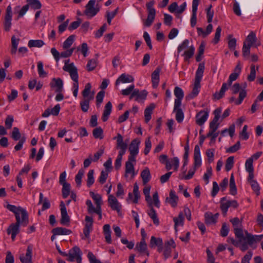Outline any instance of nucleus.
Returning <instances> with one entry per match:
<instances>
[{
	"label": "nucleus",
	"mask_w": 263,
	"mask_h": 263,
	"mask_svg": "<svg viewBox=\"0 0 263 263\" xmlns=\"http://www.w3.org/2000/svg\"><path fill=\"white\" fill-rule=\"evenodd\" d=\"M204 70V64L200 63L196 72L195 79L193 90L190 93L186 96V99L187 100L192 99L197 96L198 95L200 88V82L203 77Z\"/></svg>",
	"instance_id": "f257e3e1"
},
{
	"label": "nucleus",
	"mask_w": 263,
	"mask_h": 263,
	"mask_svg": "<svg viewBox=\"0 0 263 263\" xmlns=\"http://www.w3.org/2000/svg\"><path fill=\"white\" fill-rule=\"evenodd\" d=\"M69 60H67L64 61V66L63 67V70L65 71L68 72L71 78L74 81L73 84V89H79V83H78V73L77 68L74 66L73 63H69Z\"/></svg>",
	"instance_id": "f03ea898"
},
{
	"label": "nucleus",
	"mask_w": 263,
	"mask_h": 263,
	"mask_svg": "<svg viewBox=\"0 0 263 263\" xmlns=\"http://www.w3.org/2000/svg\"><path fill=\"white\" fill-rule=\"evenodd\" d=\"M29 223V218L21 219L17 218L15 223H11L7 230V232L8 235H11V238L12 240H14L16 236L20 232V227L21 226L26 227Z\"/></svg>",
	"instance_id": "7ed1b4c3"
},
{
	"label": "nucleus",
	"mask_w": 263,
	"mask_h": 263,
	"mask_svg": "<svg viewBox=\"0 0 263 263\" xmlns=\"http://www.w3.org/2000/svg\"><path fill=\"white\" fill-rule=\"evenodd\" d=\"M222 108L218 107L215 109L213 111L214 117L212 121L210 123V130L207 134L206 137H210V136L213 134V133H216V131L218 129L219 124L217 123L218 121L220 118V114L221 113Z\"/></svg>",
	"instance_id": "20e7f679"
},
{
	"label": "nucleus",
	"mask_w": 263,
	"mask_h": 263,
	"mask_svg": "<svg viewBox=\"0 0 263 263\" xmlns=\"http://www.w3.org/2000/svg\"><path fill=\"white\" fill-rule=\"evenodd\" d=\"M155 1L152 0L146 4L147 10V17L144 22V25L146 27H149L153 23L155 16L156 10L154 8Z\"/></svg>",
	"instance_id": "39448f33"
},
{
	"label": "nucleus",
	"mask_w": 263,
	"mask_h": 263,
	"mask_svg": "<svg viewBox=\"0 0 263 263\" xmlns=\"http://www.w3.org/2000/svg\"><path fill=\"white\" fill-rule=\"evenodd\" d=\"M6 208L13 212L15 214V219L17 218L21 219H27L28 218V215L25 209L22 208L21 206H16L14 205L8 204L6 205Z\"/></svg>",
	"instance_id": "423d86ee"
},
{
	"label": "nucleus",
	"mask_w": 263,
	"mask_h": 263,
	"mask_svg": "<svg viewBox=\"0 0 263 263\" xmlns=\"http://www.w3.org/2000/svg\"><path fill=\"white\" fill-rule=\"evenodd\" d=\"M95 4L96 0H90L85 6L84 13L88 18H91L95 16L100 10L99 7H95Z\"/></svg>",
	"instance_id": "0eeeda50"
},
{
	"label": "nucleus",
	"mask_w": 263,
	"mask_h": 263,
	"mask_svg": "<svg viewBox=\"0 0 263 263\" xmlns=\"http://www.w3.org/2000/svg\"><path fill=\"white\" fill-rule=\"evenodd\" d=\"M81 255L82 252L80 249L77 246H74L69 251L68 253H67V256L68 257L67 260L72 262L76 259L78 263H81L82 261Z\"/></svg>",
	"instance_id": "6e6552de"
},
{
	"label": "nucleus",
	"mask_w": 263,
	"mask_h": 263,
	"mask_svg": "<svg viewBox=\"0 0 263 263\" xmlns=\"http://www.w3.org/2000/svg\"><path fill=\"white\" fill-rule=\"evenodd\" d=\"M114 139L117 140L116 148L120 149L117 157L122 158L127 148V143L123 141V138L120 134H118Z\"/></svg>",
	"instance_id": "1a4fd4ad"
},
{
	"label": "nucleus",
	"mask_w": 263,
	"mask_h": 263,
	"mask_svg": "<svg viewBox=\"0 0 263 263\" xmlns=\"http://www.w3.org/2000/svg\"><path fill=\"white\" fill-rule=\"evenodd\" d=\"M140 143V141L138 139H135L131 142L129 146V151L130 154L128 158L130 160L136 159V157L139 153V147Z\"/></svg>",
	"instance_id": "9d476101"
},
{
	"label": "nucleus",
	"mask_w": 263,
	"mask_h": 263,
	"mask_svg": "<svg viewBox=\"0 0 263 263\" xmlns=\"http://www.w3.org/2000/svg\"><path fill=\"white\" fill-rule=\"evenodd\" d=\"M108 202L112 210L116 211L119 215H121V205L114 195H108Z\"/></svg>",
	"instance_id": "9b49d317"
},
{
	"label": "nucleus",
	"mask_w": 263,
	"mask_h": 263,
	"mask_svg": "<svg viewBox=\"0 0 263 263\" xmlns=\"http://www.w3.org/2000/svg\"><path fill=\"white\" fill-rule=\"evenodd\" d=\"M257 39L255 33L253 31H251L243 42H246L247 45L252 47L254 46L257 47L260 45V43L259 42H257Z\"/></svg>",
	"instance_id": "f8f14e48"
},
{
	"label": "nucleus",
	"mask_w": 263,
	"mask_h": 263,
	"mask_svg": "<svg viewBox=\"0 0 263 263\" xmlns=\"http://www.w3.org/2000/svg\"><path fill=\"white\" fill-rule=\"evenodd\" d=\"M209 116V112L205 110H201L196 116V123L199 126H202L207 120Z\"/></svg>",
	"instance_id": "ddd939ff"
},
{
	"label": "nucleus",
	"mask_w": 263,
	"mask_h": 263,
	"mask_svg": "<svg viewBox=\"0 0 263 263\" xmlns=\"http://www.w3.org/2000/svg\"><path fill=\"white\" fill-rule=\"evenodd\" d=\"M50 86L51 88H55L56 92H61L63 89V82L61 78H53Z\"/></svg>",
	"instance_id": "4468645a"
},
{
	"label": "nucleus",
	"mask_w": 263,
	"mask_h": 263,
	"mask_svg": "<svg viewBox=\"0 0 263 263\" xmlns=\"http://www.w3.org/2000/svg\"><path fill=\"white\" fill-rule=\"evenodd\" d=\"M200 0H193L192 2V15L191 18V25L194 27L197 22V11Z\"/></svg>",
	"instance_id": "2eb2a0df"
},
{
	"label": "nucleus",
	"mask_w": 263,
	"mask_h": 263,
	"mask_svg": "<svg viewBox=\"0 0 263 263\" xmlns=\"http://www.w3.org/2000/svg\"><path fill=\"white\" fill-rule=\"evenodd\" d=\"M32 246L31 245L28 246L25 256L24 254H22L20 256V259L22 263H32Z\"/></svg>",
	"instance_id": "dca6fc26"
},
{
	"label": "nucleus",
	"mask_w": 263,
	"mask_h": 263,
	"mask_svg": "<svg viewBox=\"0 0 263 263\" xmlns=\"http://www.w3.org/2000/svg\"><path fill=\"white\" fill-rule=\"evenodd\" d=\"M136 162V159H134V160H130L129 158H128L127 161L125 163V176L127 177V174H132V177L135 176L134 172V163Z\"/></svg>",
	"instance_id": "f3484780"
},
{
	"label": "nucleus",
	"mask_w": 263,
	"mask_h": 263,
	"mask_svg": "<svg viewBox=\"0 0 263 263\" xmlns=\"http://www.w3.org/2000/svg\"><path fill=\"white\" fill-rule=\"evenodd\" d=\"M245 234L246 235L248 246L252 245L256 241H260L263 237V235H253L248 233V231H245Z\"/></svg>",
	"instance_id": "a211bd4d"
},
{
	"label": "nucleus",
	"mask_w": 263,
	"mask_h": 263,
	"mask_svg": "<svg viewBox=\"0 0 263 263\" xmlns=\"http://www.w3.org/2000/svg\"><path fill=\"white\" fill-rule=\"evenodd\" d=\"M178 201V197L176 195L175 192L171 190L170 192L169 197L165 199L166 202L168 203L171 205L175 208L177 206Z\"/></svg>",
	"instance_id": "6ab92c4d"
},
{
	"label": "nucleus",
	"mask_w": 263,
	"mask_h": 263,
	"mask_svg": "<svg viewBox=\"0 0 263 263\" xmlns=\"http://www.w3.org/2000/svg\"><path fill=\"white\" fill-rule=\"evenodd\" d=\"M134 81V78L129 74L122 73L116 80V85H118L120 83H126L133 82Z\"/></svg>",
	"instance_id": "aec40b11"
},
{
	"label": "nucleus",
	"mask_w": 263,
	"mask_h": 263,
	"mask_svg": "<svg viewBox=\"0 0 263 263\" xmlns=\"http://www.w3.org/2000/svg\"><path fill=\"white\" fill-rule=\"evenodd\" d=\"M194 168L200 166L201 160L200 152V147L198 145H195L194 152Z\"/></svg>",
	"instance_id": "412c9836"
},
{
	"label": "nucleus",
	"mask_w": 263,
	"mask_h": 263,
	"mask_svg": "<svg viewBox=\"0 0 263 263\" xmlns=\"http://www.w3.org/2000/svg\"><path fill=\"white\" fill-rule=\"evenodd\" d=\"M94 92H92V94L90 96L89 98L83 99L81 101L80 104L81 108L83 112H87L89 108V103L93 99Z\"/></svg>",
	"instance_id": "4be33fe9"
},
{
	"label": "nucleus",
	"mask_w": 263,
	"mask_h": 263,
	"mask_svg": "<svg viewBox=\"0 0 263 263\" xmlns=\"http://www.w3.org/2000/svg\"><path fill=\"white\" fill-rule=\"evenodd\" d=\"M227 241L235 246L239 247L242 251H246L249 248L248 243L247 242L241 243V240L236 241L233 238H228Z\"/></svg>",
	"instance_id": "5701e85b"
},
{
	"label": "nucleus",
	"mask_w": 263,
	"mask_h": 263,
	"mask_svg": "<svg viewBox=\"0 0 263 263\" xmlns=\"http://www.w3.org/2000/svg\"><path fill=\"white\" fill-rule=\"evenodd\" d=\"M135 249L141 253H145L147 256L149 255L148 251L147 250V244L145 240L143 239L141 240L139 242L137 243Z\"/></svg>",
	"instance_id": "b1692460"
},
{
	"label": "nucleus",
	"mask_w": 263,
	"mask_h": 263,
	"mask_svg": "<svg viewBox=\"0 0 263 263\" xmlns=\"http://www.w3.org/2000/svg\"><path fill=\"white\" fill-rule=\"evenodd\" d=\"M112 110V104L109 101L108 102L104 107L103 110V115L102 117V120L103 122H106L109 118V116Z\"/></svg>",
	"instance_id": "393cba45"
},
{
	"label": "nucleus",
	"mask_w": 263,
	"mask_h": 263,
	"mask_svg": "<svg viewBox=\"0 0 263 263\" xmlns=\"http://www.w3.org/2000/svg\"><path fill=\"white\" fill-rule=\"evenodd\" d=\"M218 216V214L216 213L213 215L211 212H206L204 214L205 222L206 224L215 223Z\"/></svg>",
	"instance_id": "a878e982"
},
{
	"label": "nucleus",
	"mask_w": 263,
	"mask_h": 263,
	"mask_svg": "<svg viewBox=\"0 0 263 263\" xmlns=\"http://www.w3.org/2000/svg\"><path fill=\"white\" fill-rule=\"evenodd\" d=\"M161 69L158 67L152 74V82L154 88H156L158 85L159 82V73Z\"/></svg>",
	"instance_id": "bb28decb"
},
{
	"label": "nucleus",
	"mask_w": 263,
	"mask_h": 263,
	"mask_svg": "<svg viewBox=\"0 0 263 263\" xmlns=\"http://www.w3.org/2000/svg\"><path fill=\"white\" fill-rule=\"evenodd\" d=\"M155 104L154 103H151L144 110V117L145 121L146 123L149 122L151 119V115L153 112V110L155 108Z\"/></svg>",
	"instance_id": "cd10ccee"
},
{
	"label": "nucleus",
	"mask_w": 263,
	"mask_h": 263,
	"mask_svg": "<svg viewBox=\"0 0 263 263\" xmlns=\"http://www.w3.org/2000/svg\"><path fill=\"white\" fill-rule=\"evenodd\" d=\"M234 231L236 237L238 239V240H241V243L247 242L246 235L245 236L243 235V230L241 228H234Z\"/></svg>",
	"instance_id": "c85d7f7f"
},
{
	"label": "nucleus",
	"mask_w": 263,
	"mask_h": 263,
	"mask_svg": "<svg viewBox=\"0 0 263 263\" xmlns=\"http://www.w3.org/2000/svg\"><path fill=\"white\" fill-rule=\"evenodd\" d=\"M71 231L62 227L55 228L52 230V233L54 235H69L71 233Z\"/></svg>",
	"instance_id": "c756f323"
},
{
	"label": "nucleus",
	"mask_w": 263,
	"mask_h": 263,
	"mask_svg": "<svg viewBox=\"0 0 263 263\" xmlns=\"http://www.w3.org/2000/svg\"><path fill=\"white\" fill-rule=\"evenodd\" d=\"M43 203L42 205V211H45L47 209H48L50 207V203L47 198H44V196L43 193H41L40 194V198L39 204H41Z\"/></svg>",
	"instance_id": "7c9ffc66"
},
{
	"label": "nucleus",
	"mask_w": 263,
	"mask_h": 263,
	"mask_svg": "<svg viewBox=\"0 0 263 263\" xmlns=\"http://www.w3.org/2000/svg\"><path fill=\"white\" fill-rule=\"evenodd\" d=\"M228 89L227 84L223 83L221 88L219 92H216L213 96L216 100H219L222 98L224 95L226 91Z\"/></svg>",
	"instance_id": "2f4dec72"
},
{
	"label": "nucleus",
	"mask_w": 263,
	"mask_h": 263,
	"mask_svg": "<svg viewBox=\"0 0 263 263\" xmlns=\"http://www.w3.org/2000/svg\"><path fill=\"white\" fill-rule=\"evenodd\" d=\"M141 177L144 184H146L151 179V173L149 169L146 167L141 173Z\"/></svg>",
	"instance_id": "473e14b6"
},
{
	"label": "nucleus",
	"mask_w": 263,
	"mask_h": 263,
	"mask_svg": "<svg viewBox=\"0 0 263 263\" xmlns=\"http://www.w3.org/2000/svg\"><path fill=\"white\" fill-rule=\"evenodd\" d=\"M61 218L60 222L62 225L68 226L70 224V217L68 216L67 211L61 212Z\"/></svg>",
	"instance_id": "72a5a7b5"
},
{
	"label": "nucleus",
	"mask_w": 263,
	"mask_h": 263,
	"mask_svg": "<svg viewBox=\"0 0 263 263\" xmlns=\"http://www.w3.org/2000/svg\"><path fill=\"white\" fill-rule=\"evenodd\" d=\"M163 245L162 239L160 238H156L155 236H152L151 238L149 247L152 248L155 246L161 247Z\"/></svg>",
	"instance_id": "f704fd0d"
},
{
	"label": "nucleus",
	"mask_w": 263,
	"mask_h": 263,
	"mask_svg": "<svg viewBox=\"0 0 263 263\" xmlns=\"http://www.w3.org/2000/svg\"><path fill=\"white\" fill-rule=\"evenodd\" d=\"M44 45V42L41 40H31L28 43V46L30 48L37 47L40 48Z\"/></svg>",
	"instance_id": "c9c22d12"
},
{
	"label": "nucleus",
	"mask_w": 263,
	"mask_h": 263,
	"mask_svg": "<svg viewBox=\"0 0 263 263\" xmlns=\"http://www.w3.org/2000/svg\"><path fill=\"white\" fill-rule=\"evenodd\" d=\"M230 192L233 195H235L237 194V188L233 174H231L230 179Z\"/></svg>",
	"instance_id": "e433bc0d"
},
{
	"label": "nucleus",
	"mask_w": 263,
	"mask_h": 263,
	"mask_svg": "<svg viewBox=\"0 0 263 263\" xmlns=\"http://www.w3.org/2000/svg\"><path fill=\"white\" fill-rule=\"evenodd\" d=\"M147 214L152 219L154 223L156 225H158L159 223V219L157 217V213L153 206L151 207L150 210L147 212Z\"/></svg>",
	"instance_id": "4c0bfd02"
},
{
	"label": "nucleus",
	"mask_w": 263,
	"mask_h": 263,
	"mask_svg": "<svg viewBox=\"0 0 263 263\" xmlns=\"http://www.w3.org/2000/svg\"><path fill=\"white\" fill-rule=\"evenodd\" d=\"M136 94L135 100L139 102L146 99L147 92L145 90L140 91L139 89H136Z\"/></svg>",
	"instance_id": "58836bf2"
},
{
	"label": "nucleus",
	"mask_w": 263,
	"mask_h": 263,
	"mask_svg": "<svg viewBox=\"0 0 263 263\" xmlns=\"http://www.w3.org/2000/svg\"><path fill=\"white\" fill-rule=\"evenodd\" d=\"M91 85L89 83H87L85 86L84 90H83L82 94L83 97V99L89 98L90 96L92 94L91 93Z\"/></svg>",
	"instance_id": "ea45409f"
},
{
	"label": "nucleus",
	"mask_w": 263,
	"mask_h": 263,
	"mask_svg": "<svg viewBox=\"0 0 263 263\" xmlns=\"http://www.w3.org/2000/svg\"><path fill=\"white\" fill-rule=\"evenodd\" d=\"M94 170H90L88 171L87 177V185L88 187H90L95 182V178L93 176Z\"/></svg>",
	"instance_id": "a19ab883"
},
{
	"label": "nucleus",
	"mask_w": 263,
	"mask_h": 263,
	"mask_svg": "<svg viewBox=\"0 0 263 263\" xmlns=\"http://www.w3.org/2000/svg\"><path fill=\"white\" fill-rule=\"evenodd\" d=\"M97 58L89 60L86 65L87 70L91 71L94 70L97 66Z\"/></svg>",
	"instance_id": "79ce46f5"
},
{
	"label": "nucleus",
	"mask_w": 263,
	"mask_h": 263,
	"mask_svg": "<svg viewBox=\"0 0 263 263\" xmlns=\"http://www.w3.org/2000/svg\"><path fill=\"white\" fill-rule=\"evenodd\" d=\"M228 47L231 50H235L236 46V40L233 37L232 34H229L228 36Z\"/></svg>",
	"instance_id": "37998d69"
},
{
	"label": "nucleus",
	"mask_w": 263,
	"mask_h": 263,
	"mask_svg": "<svg viewBox=\"0 0 263 263\" xmlns=\"http://www.w3.org/2000/svg\"><path fill=\"white\" fill-rule=\"evenodd\" d=\"M27 5L34 10L40 9L42 7V4L39 0H27Z\"/></svg>",
	"instance_id": "c03bdc74"
},
{
	"label": "nucleus",
	"mask_w": 263,
	"mask_h": 263,
	"mask_svg": "<svg viewBox=\"0 0 263 263\" xmlns=\"http://www.w3.org/2000/svg\"><path fill=\"white\" fill-rule=\"evenodd\" d=\"M12 16H5V19L4 22V28L6 31H10L11 25H12Z\"/></svg>",
	"instance_id": "a18cd8bd"
},
{
	"label": "nucleus",
	"mask_w": 263,
	"mask_h": 263,
	"mask_svg": "<svg viewBox=\"0 0 263 263\" xmlns=\"http://www.w3.org/2000/svg\"><path fill=\"white\" fill-rule=\"evenodd\" d=\"M194 51L195 48L193 46H190L189 48L187 50L185 51L183 53V55L184 56V60L187 61L190 58H191L194 55Z\"/></svg>",
	"instance_id": "49530a36"
},
{
	"label": "nucleus",
	"mask_w": 263,
	"mask_h": 263,
	"mask_svg": "<svg viewBox=\"0 0 263 263\" xmlns=\"http://www.w3.org/2000/svg\"><path fill=\"white\" fill-rule=\"evenodd\" d=\"M105 96V91H100L96 96V105L98 108L100 107Z\"/></svg>",
	"instance_id": "de8ad7c7"
},
{
	"label": "nucleus",
	"mask_w": 263,
	"mask_h": 263,
	"mask_svg": "<svg viewBox=\"0 0 263 263\" xmlns=\"http://www.w3.org/2000/svg\"><path fill=\"white\" fill-rule=\"evenodd\" d=\"M185 170L184 171L182 176H181L180 175H179V178L181 179H184L185 180H189L191 179L194 176L196 171V168L194 167L193 168H191L189 171L188 174L186 175H185Z\"/></svg>",
	"instance_id": "09e8293b"
},
{
	"label": "nucleus",
	"mask_w": 263,
	"mask_h": 263,
	"mask_svg": "<svg viewBox=\"0 0 263 263\" xmlns=\"http://www.w3.org/2000/svg\"><path fill=\"white\" fill-rule=\"evenodd\" d=\"M62 196L64 198H66L70 194V184L69 183H67L62 185Z\"/></svg>",
	"instance_id": "8fccbe9b"
},
{
	"label": "nucleus",
	"mask_w": 263,
	"mask_h": 263,
	"mask_svg": "<svg viewBox=\"0 0 263 263\" xmlns=\"http://www.w3.org/2000/svg\"><path fill=\"white\" fill-rule=\"evenodd\" d=\"M74 37L75 35H70L63 43V48L64 49H68L69 48L73 43Z\"/></svg>",
	"instance_id": "3c124183"
},
{
	"label": "nucleus",
	"mask_w": 263,
	"mask_h": 263,
	"mask_svg": "<svg viewBox=\"0 0 263 263\" xmlns=\"http://www.w3.org/2000/svg\"><path fill=\"white\" fill-rule=\"evenodd\" d=\"M92 134L96 139H102L103 138V130L100 127L95 128L92 131Z\"/></svg>",
	"instance_id": "603ef678"
},
{
	"label": "nucleus",
	"mask_w": 263,
	"mask_h": 263,
	"mask_svg": "<svg viewBox=\"0 0 263 263\" xmlns=\"http://www.w3.org/2000/svg\"><path fill=\"white\" fill-rule=\"evenodd\" d=\"M89 194L91 198L95 201V202L96 205L102 204V197L100 195L98 194H96L93 192H90Z\"/></svg>",
	"instance_id": "864d4df0"
},
{
	"label": "nucleus",
	"mask_w": 263,
	"mask_h": 263,
	"mask_svg": "<svg viewBox=\"0 0 263 263\" xmlns=\"http://www.w3.org/2000/svg\"><path fill=\"white\" fill-rule=\"evenodd\" d=\"M21 134L17 127H14L11 134V138L15 141L20 140L21 138Z\"/></svg>",
	"instance_id": "5fc2aeb1"
},
{
	"label": "nucleus",
	"mask_w": 263,
	"mask_h": 263,
	"mask_svg": "<svg viewBox=\"0 0 263 263\" xmlns=\"http://www.w3.org/2000/svg\"><path fill=\"white\" fill-rule=\"evenodd\" d=\"M234 158L233 156L229 157L226 160V163L225 165V169L226 171L228 172L231 170L234 165Z\"/></svg>",
	"instance_id": "6e6d98bb"
},
{
	"label": "nucleus",
	"mask_w": 263,
	"mask_h": 263,
	"mask_svg": "<svg viewBox=\"0 0 263 263\" xmlns=\"http://www.w3.org/2000/svg\"><path fill=\"white\" fill-rule=\"evenodd\" d=\"M174 112H176V119L178 123L182 122L184 119V114L181 109L177 110H173Z\"/></svg>",
	"instance_id": "4d7b16f0"
},
{
	"label": "nucleus",
	"mask_w": 263,
	"mask_h": 263,
	"mask_svg": "<svg viewBox=\"0 0 263 263\" xmlns=\"http://www.w3.org/2000/svg\"><path fill=\"white\" fill-rule=\"evenodd\" d=\"M84 171L80 169L75 177V181L77 186H80L81 184L82 178L84 175Z\"/></svg>",
	"instance_id": "13d9d810"
},
{
	"label": "nucleus",
	"mask_w": 263,
	"mask_h": 263,
	"mask_svg": "<svg viewBox=\"0 0 263 263\" xmlns=\"http://www.w3.org/2000/svg\"><path fill=\"white\" fill-rule=\"evenodd\" d=\"M252 190L256 193V194L258 196L260 194V186L256 180H252L249 182Z\"/></svg>",
	"instance_id": "bf43d9fd"
},
{
	"label": "nucleus",
	"mask_w": 263,
	"mask_h": 263,
	"mask_svg": "<svg viewBox=\"0 0 263 263\" xmlns=\"http://www.w3.org/2000/svg\"><path fill=\"white\" fill-rule=\"evenodd\" d=\"M255 77H256L255 66L254 65H251L250 73L249 75H248V76L247 77V79L249 81L252 82L255 80Z\"/></svg>",
	"instance_id": "052dcab7"
},
{
	"label": "nucleus",
	"mask_w": 263,
	"mask_h": 263,
	"mask_svg": "<svg viewBox=\"0 0 263 263\" xmlns=\"http://www.w3.org/2000/svg\"><path fill=\"white\" fill-rule=\"evenodd\" d=\"M252 46L247 45L246 42H243L242 49V55L244 57H247L250 55V48Z\"/></svg>",
	"instance_id": "680f3d73"
},
{
	"label": "nucleus",
	"mask_w": 263,
	"mask_h": 263,
	"mask_svg": "<svg viewBox=\"0 0 263 263\" xmlns=\"http://www.w3.org/2000/svg\"><path fill=\"white\" fill-rule=\"evenodd\" d=\"M108 171L106 170V171H102L101 173V175H100V176L99 177V182L101 183V184H104L107 177H108Z\"/></svg>",
	"instance_id": "e2e57ef3"
},
{
	"label": "nucleus",
	"mask_w": 263,
	"mask_h": 263,
	"mask_svg": "<svg viewBox=\"0 0 263 263\" xmlns=\"http://www.w3.org/2000/svg\"><path fill=\"white\" fill-rule=\"evenodd\" d=\"M37 70L40 77H45L47 76V73L43 69V64L42 62L37 63Z\"/></svg>",
	"instance_id": "0e129e2a"
},
{
	"label": "nucleus",
	"mask_w": 263,
	"mask_h": 263,
	"mask_svg": "<svg viewBox=\"0 0 263 263\" xmlns=\"http://www.w3.org/2000/svg\"><path fill=\"white\" fill-rule=\"evenodd\" d=\"M240 148V141H237L234 145L230 147L228 149H227L226 152L227 153H235L239 150Z\"/></svg>",
	"instance_id": "69168bd1"
},
{
	"label": "nucleus",
	"mask_w": 263,
	"mask_h": 263,
	"mask_svg": "<svg viewBox=\"0 0 263 263\" xmlns=\"http://www.w3.org/2000/svg\"><path fill=\"white\" fill-rule=\"evenodd\" d=\"M174 95L176 98L183 99L184 92L183 90L179 87L176 86L174 89Z\"/></svg>",
	"instance_id": "338daca9"
},
{
	"label": "nucleus",
	"mask_w": 263,
	"mask_h": 263,
	"mask_svg": "<svg viewBox=\"0 0 263 263\" xmlns=\"http://www.w3.org/2000/svg\"><path fill=\"white\" fill-rule=\"evenodd\" d=\"M87 257L88 258L89 261L90 263H102L99 259H97L96 256L93 255V254L91 252H89L87 254Z\"/></svg>",
	"instance_id": "774afa93"
}]
</instances>
